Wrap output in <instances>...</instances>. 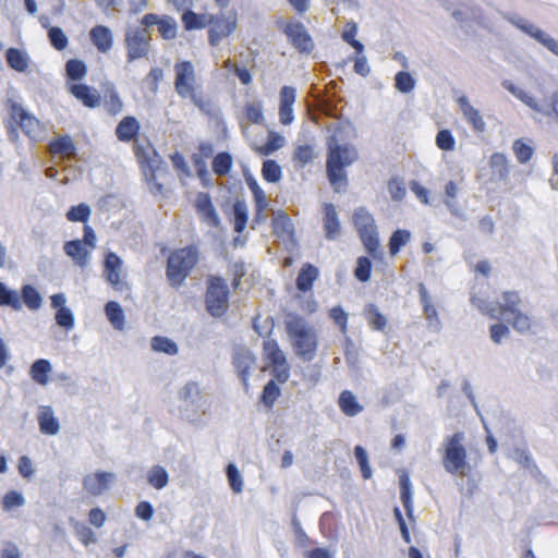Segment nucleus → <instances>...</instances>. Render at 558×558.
<instances>
[{
  "instance_id": "13d9d810",
  "label": "nucleus",
  "mask_w": 558,
  "mask_h": 558,
  "mask_svg": "<svg viewBox=\"0 0 558 558\" xmlns=\"http://www.w3.org/2000/svg\"><path fill=\"white\" fill-rule=\"evenodd\" d=\"M436 146L445 151H452L456 147V138L450 130H440L436 135Z\"/></svg>"
},
{
  "instance_id": "6e6552de",
  "label": "nucleus",
  "mask_w": 558,
  "mask_h": 558,
  "mask_svg": "<svg viewBox=\"0 0 558 558\" xmlns=\"http://www.w3.org/2000/svg\"><path fill=\"white\" fill-rule=\"evenodd\" d=\"M353 225L366 252L375 259H381L379 235L375 219L372 214L363 207L353 213Z\"/></svg>"
},
{
  "instance_id": "423d86ee",
  "label": "nucleus",
  "mask_w": 558,
  "mask_h": 558,
  "mask_svg": "<svg viewBox=\"0 0 558 558\" xmlns=\"http://www.w3.org/2000/svg\"><path fill=\"white\" fill-rule=\"evenodd\" d=\"M286 330L291 338L295 354L303 361H312L318 348L315 328L310 326L303 317L293 315L286 322Z\"/></svg>"
},
{
  "instance_id": "4d7b16f0",
  "label": "nucleus",
  "mask_w": 558,
  "mask_h": 558,
  "mask_svg": "<svg viewBox=\"0 0 558 558\" xmlns=\"http://www.w3.org/2000/svg\"><path fill=\"white\" fill-rule=\"evenodd\" d=\"M372 274V262L366 256H361L357 258L356 267L354 270V276L361 282H366L369 280Z\"/></svg>"
},
{
  "instance_id": "1a4fd4ad",
  "label": "nucleus",
  "mask_w": 558,
  "mask_h": 558,
  "mask_svg": "<svg viewBox=\"0 0 558 558\" xmlns=\"http://www.w3.org/2000/svg\"><path fill=\"white\" fill-rule=\"evenodd\" d=\"M464 434L457 432L444 441L442 465L450 474L464 475L468 468V451L463 444Z\"/></svg>"
},
{
  "instance_id": "de8ad7c7",
  "label": "nucleus",
  "mask_w": 558,
  "mask_h": 558,
  "mask_svg": "<svg viewBox=\"0 0 558 558\" xmlns=\"http://www.w3.org/2000/svg\"><path fill=\"white\" fill-rule=\"evenodd\" d=\"M262 175L265 181L269 183H277L282 178L281 167L277 161L267 159L263 162Z\"/></svg>"
},
{
  "instance_id": "5701e85b",
  "label": "nucleus",
  "mask_w": 558,
  "mask_h": 558,
  "mask_svg": "<svg viewBox=\"0 0 558 558\" xmlns=\"http://www.w3.org/2000/svg\"><path fill=\"white\" fill-rule=\"evenodd\" d=\"M64 253L81 268L88 265L92 250H89L81 240H71L64 243Z\"/></svg>"
},
{
  "instance_id": "cd10ccee",
  "label": "nucleus",
  "mask_w": 558,
  "mask_h": 558,
  "mask_svg": "<svg viewBox=\"0 0 558 558\" xmlns=\"http://www.w3.org/2000/svg\"><path fill=\"white\" fill-rule=\"evenodd\" d=\"M518 27L530 35L532 38L537 40L544 47H546L550 52L558 56V41L543 32L541 28L536 27L533 24H518Z\"/></svg>"
},
{
  "instance_id": "c03bdc74",
  "label": "nucleus",
  "mask_w": 558,
  "mask_h": 558,
  "mask_svg": "<svg viewBox=\"0 0 558 558\" xmlns=\"http://www.w3.org/2000/svg\"><path fill=\"white\" fill-rule=\"evenodd\" d=\"M0 306H10L14 311L22 308L20 294L16 291L10 290L2 282H0Z\"/></svg>"
},
{
  "instance_id": "bf43d9fd",
  "label": "nucleus",
  "mask_w": 558,
  "mask_h": 558,
  "mask_svg": "<svg viewBox=\"0 0 558 558\" xmlns=\"http://www.w3.org/2000/svg\"><path fill=\"white\" fill-rule=\"evenodd\" d=\"M329 318L339 327L342 333L348 332V314L341 306H333L328 312Z\"/></svg>"
},
{
  "instance_id": "a211bd4d",
  "label": "nucleus",
  "mask_w": 558,
  "mask_h": 558,
  "mask_svg": "<svg viewBox=\"0 0 558 558\" xmlns=\"http://www.w3.org/2000/svg\"><path fill=\"white\" fill-rule=\"evenodd\" d=\"M256 357L246 348H239L233 354V365L241 378L242 384L247 388L250 372L255 365Z\"/></svg>"
},
{
  "instance_id": "680f3d73",
  "label": "nucleus",
  "mask_w": 558,
  "mask_h": 558,
  "mask_svg": "<svg viewBox=\"0 0 558 558\" xmlns=\"http://www.w3.org/2000/svg\"><path fill=\"white\" fill-rule=\"evenodd\" d=\"M280 396V389L274 380H269L263 389L262 400L266 407L272 408L274 403Z\"/></svg>"
},
{
  "instance_id": "ddd939ff",
  "label": "nucleus",
  "mask_w": 558,
  "mask_h": 558,
  "mask_svg": "<svg viewBox=\"0 0 558 558\" xmlns=\"http://www.w3.org/2000/svg\"><path fill=\"white\" fill-rule=\"evenodd\" d=\"M263 354L265 360L272 366L274 377L281 384L290 377V366L283 351L275 339H267L263 342Z\"/></svg>"
},
{
  "instance_id": "49530a36",
  "label": "nucleus",
  "mask_w": 558,
  "mask_h": 558,
  "mask_svg": "<svg viewBox=\"0 0 558 558\" xmlns=\"http://www.w3.org/2000/svg\"><path fill=\"white\" fill-rule=\"evenodd\" d=\"M147 481L154 488L161 489L167 486L169 475L162 466L154 465L147 473Z\"/></svg>"
},
{
  "instance_id": "9d476101",
  "label": "nucleus",
  "mask_w": 558,
  "mask_h": 558,
  "mask_svg": "<svg viewBox=\"0 0 558 558\" xmlns=\"http://www.w3.org/2000/svg\"><path fill=\"white\" fill-rule=\"evenodd\" d=\"M239 27L235 11L210 13L207 24V40L210 47H218L223 40L230 38Z\"/></svg>"
},
{
  "instance_id": "2eb2a0df",
  "label": "nucleus",
  "mask_w": 558,
  "mask_h": 558,
  "mask_svg": "<svg viewBox=\"0 0 558 558\" xmlns=\"http://www.w3.org/2000/svg\"><path fill=\"white\" fill-rule=\"evenodd\" d=\"M122 260L116 253H108L105 259V277L111 287L119 292L129 291V284L121 278Z\"/></svg>"
},
{
  "instance_id": "4c0bfd02",
  "label": "nucleus",
  "mask_w": 558,
  "mask_h": 558,
  "mask_svg": "<svg viewBox=\"0 0 558 558\" xmlns=\"http://www.w3.org/2000/svg\"><path fill=\"white\" fill-rule=\"evenodd\" d=\"M105 313L110 324L118 330H123L125 316L122 307L116 301H109L105 306Z\"/></svg>"
},
{
  "instance_id": "ea45409f",
  "label": "nucleus",
  "mask_w": 558,
  "mask_h": 558,
  "mask_svg": "<svg viewBox=\"0 0 558 558\" xmlns=\"http://www.w3.org/2000/svg\"><path fill=\"white\" fill-rule=\"evenodd\" d=\"M20 298L22 304L24 303L32 311H36L41 306V295L37 289L31 284H24L22 287Z\"/></svg>"
},
{
  "instance_id": "79ce46f5",
  "label": "nucleus",
  "mask_w": 558,
  "mask_h": 558,
  "mask_svg": "<svg viewBox=\"0 0 558 558\" xmlns=\"http://www.w3.org/2000/svg\"><path fill=\"white\" fill-rule=\"evenodd\" d=\"M248 220L247 206L243 201L233 204V229L236 233L243 232Z\"/></svg>"
},
{
  "instance_id": "20e7f679",
  "label": "nucleus",
  "mask_w": 558,
  "mask_h": 558,
  "mask_svg": "<svg viewBox=\"0 0 558 558\" xmlns=\"http://www.w3.org/2000/svg\"><path fill=\"white\" fill-rule=\"evenodd\" d=\"M201 252L197 245L191 244L170 252L166 277L172 288H180L199 262Z\"/></svg>"
},
{
  "instance_id": "37998d69",
  "label": "nucleus",
  "mask_w": 558,
  "mask_h": 558,
  "mask_svg": "<svg viewBox=\"0 0 558 558\" xmlns=\"http://www.w3.org/2000/svg\"><path fill=\"white\" fill-rule=\"evenodd\" d=\"M504 88H506L509 93H511L514 97H517L519 100H521L523 104H525L527 107L535 111H541V108L537 104V101L530 96L527 93H525L523 89L515 86L511 81L505 80L502 82Z\"/></svg>"
},
{
  "instance_id": "dca6fc26",
  "label": "nucleus",
  "mask_w": 558,
  "mask_h": 558,
  "mask_svg": "<svg viewBox=\"0 0 558 558\" xmlns=\"http://www.w3.org/2000/svg\"><path fill=\"white\" fill-rule=\"evenodd\" d=\"M194 207L202 221L206 225L214 228L219 226L220 219L208 193L199 192L196 195Z\"/></svg>"
},
{
  "instance_id": "412c9836",
  "label": "nucleus",
  "mask_w": 558,
  "mask_h": 558,
  "mask_svg": "<svg viewBox=\"0 0 558 558\" xmlns=\"http://www.w3.org/2000/svg\"><path fill=\"white\" fill-rule=\"evenodd\" d=\"M89 39L94 47L100 53H107L113 46V36L109 27L96 25L89 31Z\"/></svg>"
},
{
  "instance_id": "a18cd8bd",
  "label": "nucleus",
  "mask_w": 558,
  "mask_h": 558,
  "mask_svg": "<svg viewBox=\"0 0 558 558\" xmlns=\"http://www.w3.org/2000/svg\"><path fill=\"white\" fill-rule=\"evenodd\" d=\"M411 239L410 231L405 229L396 230L389 239V253L391 256L397 255L401 247L404 246Z\"/></svg>"
},
{
  "instance_id": "f8f14e48",
  "label": "nucleus",
  "mask_w": 558,
  "mask_h": 558,
  "mask_svg": "<svg viewBox=\"0 0 558 558\" xmlns=\"http://www.w3.org/2000/svg\"><path fill=\"white\" fill-rule=\"evenodd\" d=\"M290 45L301 54H311L315 43L305 25L300 21H288L280 26Z\"/></svg>"
},
{
  "instance_id": "bb28decb",
  "label": "nucleus",
  "mask_w": 558,
  "mask_h": 558,
  "mask_svg": "<svg viewBox=\"0 0 558 558\" xmlns=\"http://www.w3.org/2000/svg\"><path fill=\"white\" fill-rule=\"evenodd\" d=\"M39 429L45 435H56L60 429V423L54 416L53 410L49 405L39 408L37 414Z\"/></svg>"
},
{
  "instance_id": "e433bc0d",
  "label": "nucleus",
  "mask_w": 558,
  "mask_h": 558,
  "mask_svg": "<svg viewBox=\"0 0 558 558\" xmlns=\"http://www.w3.org/2000/svg\"><path fill=\"white\" fill-rule=\"evenodd\" d=\"M5 59L8 65L17 72H25L28 68V56L17 48H9L5 51Z\"/></svg>"
},
{
  "instance_id": "338daca9",
  "label": "nucleus",
  "mask_w": 558,
  "mask_h": 558,
  "mask_svg": "<svg viewBox=\"0 0 558 558\" xmlns=\"http://www.w3.org/2000/svg\"><path fill=\"white\" fill-rule=\"evenodd\" d=\"M49 40L57 50H63L68 46V37L60 27H51L48 32Z\"/></svg>"
},
{
  "instance_id": "aec40b11",
  "label": "nucleus",
  "mask_w": 558,
  "mask_h": 558,
  "mask_svg": "<svg viewBox=\"0 0 558 558\" xmlns=\"http://www.w3.org/2000/svg\"><path fill=\"white\" fill-rule=\"evenodd\" d=\"M112 480V473L96 472L94 474H88L83 478V487L88 494L98 496L109 487Z\"/></svg>"
},
{
  "instance_id": "9b49d317",
  "label": "nucleus",
  "mask_w": 558,
  "mask_h": 558,
  "mask_svg": "<svg viewBox=\"0 0 558 558\" xmlns=\"http://www.w3.org/2000/svg\"><path fill=\"white\" fill-rule=\"evenodd\" d=\"M207 312L214 317L223 316L229 308V287L221 277L210 276L205 293Z\"/></svg>"
},
{
  "instance_id": "c9c22d12",
  "label": "nucleus",
  "mask_w": 558,
  "mask_h": 558,
  "mask_svg": "<svg viewBox=\"0 0 558 558\" xmlns=\"http://www.w3.org/2000/svg\"><path fill=\"white\" fill-rule=\"evenodd\" d=\"M101 101L106 112L112 117L121 113L123 110V101L113 87L105 90Z\"/></svg>"
},
{
  "instance_id": "473e14b6",
  "label": "nucleus",
  "mask_w": 558,
  "mask_h": 558,
  "mask_svg": "<svg viewBox=\"0 0 558 558\" xmlns=\"http://www.w3.org/2000/svg\"><path fill=\"white\" fill-rule=\"evenodd\" d=\"M51 369V364L48 360L39 359L32 364L29 376L36 384L46 386L49 381Z\"/></svg>"
},
{
  "instance_id": "393cba45",
  "label": "nucleus",
  "mask_w": 558,
  "mask_h": 558,
  "mask_svg": "<svg viewBox=\"0 0 558 558\" xmlns=\"http://www.w3.org/2000/svg\"><path fill=\"white\" fill-rule=\"evenodd\" d=\"M458 104L463 117L472 126V129L477 133L484 132L486 124L483 120V117L481 116L480 111L470 104L468 98L464 96L460 97L458 99Z\"/></svg>"
},
{
  "instance_id": "a19ab883",
  "label": "nucleus",
  "mask_w": 558,
  "mask_h": 558,
  "mask_svg": "<svg viewBox=\"0 0 558 558\" xmlns=\"http://www.w3.org/2000/svg\"><path fill=\"white\" fill-rule=\"evenodd\" d=\"M364 314L373 330L383 331L386 328L387 319L375 304L366 305Z\"/></svg>"
},
{
  "instance_id": "b1692460",
  "label": "nucleus",
  "mask_w": 558,
  "mask_h": 558,
  "mask_svg": "<svg viewBox=\"0 0 558 558\" xmlns=\"http://www.w3.org/2000/svg\"><path fill=\"white\" fill-rule=\"evenodd\" d=\"M141 131V124L133 116L124 117L116 128V136L120 142H135Z\"/></svg>"
},
{
  "instance_id": "72a5a7b5",
  "label": "nucleus",
  "mask_w": 558,
  "mask_h": 558,
  "mask_svg": "<svg viewBox=\"0 0 558 558\" xmlns=\"http://www.w3.org/2000/svg\"><path fill=\"white\" fill-rule=\"evenodd\" d=\"M489 166L493 175L500 181H506L509 177L510 166L505 154L494 153L489 159Z\"/></svg>"
},
{
  "instance_id": "2f4dec72",
  "label": "nucleus",
  "mask_w": 558,
  "mask_h": 558,
  "mask_svg": "<svg viewBox=\"0 0 558 558\" xmlns=\"http://www.w3.org/2000/svg\"><path fill=\"white\" fill-rule=\"evenodd\" d=\"M210 13H196L186 10L181 16V21L185 31H196L207 28Z\"/></svg>"
},
{
  "instance_id": "f704fd0d",
  "label": "nucleus",
  "mask_w": 558,
  "mask_h": 558,
  "mask_svg": "<svg viewBox=\"0 0 558 558\" xmlns=\"http://www.w3.org/2000/svg\"><path fill=\"white\" fill-rule=\"evenodd\" d=\"M418 293H420V301L423 306V312L426 317V319L430 324H439L438 319V313L435 304L433 303V300L426 289V287L423 283L418 284Z\"/></svg>"
},
{
  "instance_id": "864d4df0",
  "label": "nucleus",
  "mask_w": 558,
  "mask_h": 558,
  "mask_svg": "<svg viewBox=\"0 0 558 558\" xmlns=\"http://www.w3.org/2000/svg\"><path fill=\"white\" fill-rule=\"evenodd\" d=\"M90 217V208L87 204L81 203L72 206L66 213V219L71 222L86 223Z\"/></svg>"
},
{
  "instance_id": "4be33fe9",
  "label": "nucleus",
  "mask_w": 558,
  "mask_h": 558,
  "mask_svg": "<svg viewBox=\"0 0 558 558\" xmlns=\"http://www.w3.org/2000/svg\"><path fill=\"white\" fill-rule=\"evenodd\" d=\"M48 151L52 156L70 159L76 155V146L70 135H60L49 142Z\"/></svg>"
},
{
  "instance_id": "052dcab7",
  "label": "nucleus",
  "mask_w": 558,
  "mask_h": 558,
  "mask_svg": "<svg viewBox=\"0 0 558 558\" xmlns=\"http://www.w3.org/2000/svg\"><path fill=\"white\" fill-rule=\"evenodd\" d=\"M357 27L355 23H348L347 28L342 33V39L352 46L359 54L363 52L364 46L361 41L355 39Z\"/></svg>"
},
{
  "instance_id": "603ef678",
  "label": "nucleus",
  "mask_w": 558,
  "mask_h": 558,
  "mask_svg": "<svg viewBox=\"0 0 558 558\" xmlns=\"http://www.w3.org/2000/svg\"><path fill=\"white\" fill-rule=\"evenodd\" d=\"M283 142L284 138L280 134L276 132H269L266 143L258 147L256 150L263 156H268L281 148L283 146Z\"/></svg>"
},
{
  "instance_id": "58836bf2",
  "label": "nucleus",
  "mask_w": 558,
  "mask_h": 558,
  "mask_svg": "<svg viewBox=\"0 0 558 558\" xmlns=\"http://www.w3.org/2000/svg\"><path fill=\"white\" fill-rule=\"evenodd\" d=\"M400 498L409 519H413V501L411 482L407 474L400 477Z\"/></svg>"
},
{
  "instance_id": "39448f33",
  "label": "nucleus",
  "mask_w": 558,
  "mask_h": 558,
  "mask_svg": "<svg viewBox=\"0 0 558 558\" xmlns=\"http://www.w3.org/2000/svg\"><path fill=\"white\" fill-rule=\"evenodd\" d=\"M174 89L182 99H190L199 110L208 112L210 102L203 96L195 66L191 61L174 64Z\"/></svg>"
},
{
  "instance_id": "0eeeda50",
  "label": "nucleus",
  "mask_w": 558,
  "mask_h": 558,
  "mask_svg": "<svg viewBox=\"0 0 558 558\" xmlns=\"http://www.w3.org/2000/svg\"><path fill=\"white\" fill-rule=\"evenodd\" d=\"M133 150L150 193L154 195L162 194L163 184L158 181L157 174L161 170L163 161L154 145L148 140H135Z\"/></svg>"
},
{
  "instance_id": "8fccbe9b",
  "label": "nucleus",
  "mask_w": 558,
  "mask_h": 558,
  "mask_svg": "<svg viewBox=\"0 0 558 558\" xmlns=\"http://www.w3.org/2000/svg\"><path fill=\"white\" fill-rule=\"evenodd\" d=\"M211 166L217 175H227L232 168V157L229 153H219L214 157Z\"/></svg>"
},
{
  "instance_id": "7c9ffc66",
  "label": "nucleus",
  "mask_w": 558,
  "mask_h": 558,
  "mask_svg": "<svg viewBox=\"0 0 558 558\" xmlns=\"http://www.w3.org/2000/svg\"><path fill=\"white\" fill-rule=\"evenodd\" d=\"M338 407L344 415L350 417L355 416L363 411V405L360 404L351 390H343L340 392Z\"/></svg>"
},
{
  "instance_id": "c85d7f7f",
  "label": "nucleus",
  "mask_w": 558,
  "mask_h": 558,
  "mask_svg": "<svg viewBox=\"0 0 558 558\" xmlns=\"http://www.w3.org/2000/svg\"><path fill=\"white\" fill-rule=\"evenodd\" d=\"M319 276L318 269L310 264H304L296 277L295 284L299 291L307 292L313 288L314 282L317 280Z\"/></svg>"
},
{
  "instance_id": "7ed1b4c3",
  "label": "nucleus",
  "mask_w": 558,
  "mask_h": 558,
  "mask_svg": "<svg viewBox=\"0 0 558 558\" xmlns=\"http://www.w3.org/2000/svg\"><path fill=\"white\" fill-rule=\"evenodd\" d=\"M8 111L9 119L5 128L11 142H19V130H22L32 142H39L43 138L45 133L43 123L35 116L27 112L22 105L10 100Z\"/></svg>"
},
{
  "instance_id": "6ab92c4d",
  "label": "nucleus",
  "mask_w": 558,
  "mask_h": 558,
  "mask_svg": "<svg viewBox=\"0 0 558 558\" xmlns=\"http://www.w3.org/2000/svg\"><path fill=\"white\" fill-rule=\"evenodd\" d=\"M69 90L87 108L94 109L101 104L100 94L92 86L86 84H73L70 86Z\"/></svg>"
},
{
  "instance_id": "5fc2aeb1",
  "label": "nucleus",
  "mask_w": 558,
  "mask_h": 558,
  "mask_svg": "<svg viewBox=\"0 0 558 558\" xmlns=\"http://www.w3.org/2000/svg\"><path fill=\"white\" fill-rule=\"evenodd\" d=\"M158 32L163 39H173L177 36L178 25L173 17L163 15L158 25Z\"/></svg>"
},
{
  "instance_id": "f257e3e1",
  "label": "nucleus",
  "mask_w": 558,
  "mask_h": 558,
  "mask_svg": "<svg viewBox=\"0 0 558 558\" xmlns=\"http://www.w3.org/2000/svg\"><path fill=\"white\" fill-rule=\"evenodd\" d=\"M471 302L477 306L483 314L493 319H499L507 314H510L512 317L509 323L512 328L520 333H525L532 330L533 320L526 313L520 310L522 300L518 291H505L502 293V303L493 306L486 305L483 300L476 296H472Z\"/></svg>"
},
{
  "instance_id": "3c124183",
  "label": "nucleus",
  "mask_w": 558,
  "mask_h": 558,
  "mask_svg": "<svg viewBox=\"0 0 558 558\" xmlns=\"http://www.w3.org/2000/svg\"><path fill=\"white\" fill-rule=\"evenodd\" d=\"M151 348L156 352H162L168 355H175L178 353V345L174 341L167 337L155 336L151 339Z\"/></svg>"
},
{
  "instance_id": "f3484780",
  "label": "nucleus",
  "mask_w": 558,
  "mask_h": 558,
  "mask_svg": "<svg viewBox=\"0 0 558 558\" xmlns=\"http://www.w3.org/2000/svg\"><path fill=\"white\" fill-rule=\"evenodd\" d=\"M296 100V89L292 86H283L279 93V121L282 125H289L294 120L293 105Z\"/></svg>"
},
{
  "instance_id": "0e129e2a",
  "label": "nucleus",
  "mask_w": 558,
  "mask_h": 558,
  "mask_svg": "<svg viewBox=\"0 0 558 558\" xmlns=\"http://www.w3.org/2000/svg\"><path fill=\"white\" fill-rule=\"evenodd\" d=\"M354 454H355V458H356V460L359 462V465L361 468L362 476L365 480L371 478V476H372V469L369 466L368 457H367V452L365 451V449L362 446L359 445V446H356L354 448Z\"/></svg>"
},
{
  "instance_id": "a878e982",
  "label": "nucleus",
  "mask_w": 558,
  "mask_h": 558,
  "mask_svg": "<svg viewBox=\"0 0 558 558\" xmlns=\"http://www.w3.org/2000/svg\"><path fill=\"white\" fill-rule=\"evenodd\" d=\"M324 231L325 235L328 240H335L339 236L341 232V227L338 218V214L336 207L330 204H324Z\"/></svg>"
},
{
  "instance_id": "4468645a",
  "label": "nucleus",
  "mask_w": 558,
  "mask_h": 558,
  "mask_svg": "<svg viewBox=\"0 0 558 558\" xmlns=\"http://www.w3.org/2000/svg\"><path fill=\"white\" fill-rule=\"evenodd\" d=\"M128 61L144 58L149 51V40L145 29H131L125 35Z\"/></svg>"
},
{
  "instance_id": "e2e57ef3",
  "label": "nucleus",
  "mask_w": 558,
  "mask_h": 558,
  "mask_svg": "<svg viewBox=\"0 0 558 558\" xmlns=\"http://www.w3.org/2000/svg\"><path fill=\"white\" fill-rule=\"evenodd\" d=\"M512 148L520 163L527 162L533 156V148L522 140L514 141Z\"/></svg>"
},
{
  "instance_id": "774afa93",
  "label": "nucleus",
  "mask_w": 558,
  "mask_h": 558,
  "mask_svg": "<svg viewBox=\"0 0 558 558\" xmlns=\"http://www.w3.org/2000/svg\"><path fill=\"white\" fill-rule=\"evenodd\" d=\"M227 476H228L229 485L232 488V490L234 493H241L243 489V482H242L241 474L234 464L230 463L227 466Z\"/></svg>"
},
{
  "instance_id": "09e8293b",
  "label": "nucleus",
  "mask_w": 558,
  "mask_h": 558,
  "mask_svg": "<svg viewBox=\"0 0 558 558\" xmlns=\"http://www.w3.org/2000/svg\"><path fill=\"white\" fill-rule=\"evenodd\" d=\"M65 72L68 78L72 81H81L87 73V66L82 60L70 59L65 63Z\"/></svg>"
},
{
  "instance_id": "6e6d98bb",
  "label": "nucleus",
  "mask_w": 558,
  "mask_h": 558,
  "mask_svg": "<svg viewBox=\"0 0 558 558\" xmlns=\"http://www.w3.org/2000/svg\"><path fill=\"white\" fill-rule=\"evenodd\" d=\"M395 87L403 94L410 93L415 87V80L409 72L400 71L396 74Z\"/></svg>"
},
{
  "instance_id": "c756f323",
  "label": "nucleus",
  "mask_w": 558,
  "mask_h": 558,
  "mask_svg": "<svg viewBox=\"0 0 558 558\" xmlns=\"http://www.w3.org/2000/svg\"><path fill=\"white\" fill-rule=\"evenodd\" d=\"M316 157L315 147L312 144L296 145L292 153V162L295 169H303L312 163Z\"/></svg>"
},
{
  "instance_id": "69168bd1",
  "label": "nucleus",
  "mask_w": 558,
  "mask_h": 558,
  "mask_svg": "<svg viewBox=\"0 0 558 558\" xmlns=\"http://www.w3.org/2000/svg\"><path fill=\"white\" fill-rule=\"evenodd\" d=\"M244 114L246 119L254 124H259L264 120L263 108L260 104L247 102L244 106Z\"/></svg>"
},
{
  "instance_id": "f03ea898",
  "label": "nucleus",
  "mask_w": 558,
  "mask_h": 558,
  "mask_svg": "<svg viewBox=\"0 0 558 558\" xmlns=\"http://www.w3.org/2000/svg\"><path fill=\"white\" fill-rule=\"evenodd\" d=\"M357 159L355 148L332 136L327 144L326 172L330 185L339 191L348 184L345 168Z\"/></svg>"
}]
</instances>
